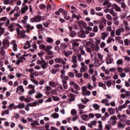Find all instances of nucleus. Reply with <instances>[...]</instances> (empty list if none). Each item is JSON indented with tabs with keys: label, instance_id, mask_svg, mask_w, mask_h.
I'll list each match as a JSON object with an SVG mask.
<instances>
[{
	"label": "nucleus",
	"instance_id": "nucleus-1",
	"mask_svg": "<svg viewBox=\"0 0 130 130\" xmlns=\"http://www.w3.org/2000/svg\"><path fill=\"white\" fill-rule=\"evenodd\" d=\"M42 21V16L41 15H36L35 17L30 19V22L31 23H38Z\"/></svg>",
	"mask_w": 130,
	"mask_h": 130
},
{
	"label": "nucleus",
	"instance_id": "nucleus-2",
	"mask_svg": "<svg viewBox=\"0 0 130 130\" xmlns=\"http://www.w3.org/2000/svg\"><path fill=\"white\" fill-rule=\"evenodd\" d=\"M16 31L17 33L18 36H21V38L22 39H24L26 37V35L25 33H26V31L25 30H20V29L16 28Z\"/></svg>",
	"mask_w": 130,
	"mask_h": 130
},
{
	"label": "nucleus",
	"instance_id": "nucleus-3",
	"mask_svg": "<svg viewBox=\"0 0 130 130\" xmlns=\"http://www.w3.org/2000/svg\"><path fill=\"white\" fill-rule=\"evenodd\" d=\"M39 63L43 70H46L48 68V62H46L45 60L39 61Z\"/></svg>",
	"mask_w": 130,
	"mask_h": 130
},
{
	"label": "nucleus",
	"instance_id": "nucleus-4",
	"mask_svg": "<svg viewBox=\"0 0 130 130\" xmlns=\"http://www.w3.org/2000/svg\"><path fill=\"white\" fill-rule=\"evenodd\" d=\"M90 33L89 31H85V30H81L78 32V37H80V38H85L86 35H88Z\"/></svg>",
	"mask_w": 130,
	"mask_h": 130
},
{
	"label": "nucleus",
	"instance_id": "nucleus-5",
	"mask_svg": "<svg viewBox=\"0 0 130 130\" xmlns=\"http://www.w3.org/2000/svg\"><path fill=\"white\" fill-rule=\"evenodd\" d=\"M109 13L113 16V21H116V20H118V17H117V13L114 11L113 9L110 10Z\"/></svg>",
	"mask_w": 130,
	"mask_h": 130
},
{
	"label": "nucleus",
	"instance_id": "nucleus-6",
	"mask_svg": "<svg viewBox=\"0 0 130 130\" xmlns=\"http://www.w3.org/2000/svg\"><path fill=\"white\" fill-rule=\"evenodd\" d=\"M28 89H31V90L28 91V95H33L35 93V85L29 84L28 86Z\"/></svg>",
	"mask_w": 130,
	"mask_h": 130
},
{
	"label": "nucleus",
	"instance_id": "nucleus-7",
	"mask_svg": "<svg viewBox=\"0 0 130 130\" xmlns=\"http://www.w3.org/2000/svg\"><path fill=\"white\" fill-rule=\"evenodd\" d=\"M3 48H8L10 46V42L8 40H4L2 42Z\"/></svg>",
	"mask_w": 130,
	"mask_h": 130
},
{
	"label": "nucleus",
	"instance_id": "nucleus-8",
	"mask_svg": "<svg viewBox=\"0 0 130 130\" xmlns=\"http://www.w3.org/2000/svg\"><path fill=\"white\" fill-rule=\"evenodd\" d=\"M11 45L13 46V50L14 51H17L18 50V46L17 45V44L16 43V41L13 40L11 41Z\"/></svg>",
	"mask_w": 130,
	"mask_h": 130
},
{
	"label": "nucleus",
	"instance_id": "nucleus-9",
	"mask_svg": "<svg viewBox=\"0 0 130 130\" xmlns=\"http://www.w3.org/2000/svg\"><path fill=\"white\" fill-rule=\"evenodd\" d=\"M90 47L92 50V51H98L99 49H100V48L99 46H95L94 44H91L90 45Z\"/></svg>",
	"mask_w": 130,
	"mask_h": 130
},
{
	"label": "nucleus",
	"instance_id": "nucleus-10",
	"mask_svg": "<svg viewBox=\"0 0 130 130\" xmlns=\"http://www.w3.org/2000/svg\"><path fill=\"white\" fill-rule=\"evenodd\" d=\"M112 7L116 12H121V8H120V7L118 6L116 4H114Z\"/></svg>",
	"mask_w": 130,
	"mask_h": 130
},
{
	"label": "nucleus",
	"instance_id": "nucleus-11",
	"mask_svg": "<svg viewBox=\"0 0 130 130\" xmlns=\"http://www.w3.org/2000/svg\"><path fill=\"white\" fill-rule=\"evenodd\" d=\"M112 62H113V58L111 57L110 55H108L106 62L107 64H110Z\"/></svg>",
	"mask_w": 130,
	"mask_h": 130
},
{
	"label": "nucleus",
	"instance_id": "nucleus-12",
	"mask_svg": "<svg viewBox=\"0 0 130 130\" xmlns=\"http://www.w3.org/2000/svg\"><path fill=\"white\" fill-rule=\"evenodd\" d=\"M79 51H80V54L82 55H85V56H87V54H86V51L84 50V47H80L78 49Z\"/></svg>",
	"mask_w": 130,
	"mask_h": 130
},
{
	"label": "nucleus",
	"instance_id": "nucleus-13",
	"mask_svg": "<svg viewBox=\"0 0 130 130\" xmlns=\"http://www.w3.org/2000/svg\"><path fill=\"white\" fill-rule=\"evenodd\" d=\"M15 26H17V24H16V23H13L11 24L8 26L9 30H10L11 32H13V31H14V30H15V28L14 27H15Z\"/></svg>",
	"mask_w": 130,
	"mask_h": 130
},
{
	"label": "nucleus",
	"instance_id": "nucleus-14",
	"mask_svg": "<svg viewBox=\"0 0 130 130\" xmlns=\"http://www.w3.org/2000/svg\"><path fill=\"white\" fill-rule=\"evenodd\" d=\"M37 105H38V103L36 102H34L31 103H29L26 106H27L28 107H35V106H37Z\"/></svg>",
	"mask_w": 130,
	"mask_h": 130
},
{
	"label": "nucleus",
	"instance_id": "nucleus-15",
	"mask_svg": "<svg viewBox=\"0 0 130 130\" xmlns=\"http://www.w3.org/2000/svg\"><path fill=\"white\" fill-rule=\"evenodd\" d=\"M6 20H7V17H2L0 18V27H2V25L5 24Z\"/></svg>",
	"mask_w": 130,
	"mask_h": 130
},
{
	"label": "nucleus",
	"instance_id": "nucleus-16",
	"mask_svg": "<svg viewBox=\"0 0 130 130\" xmlns=\"http://www.w3.org/2000/svg\"><path fill=\"white\" fill-rule=\"evenodd\" d=\"M26 27L27 33H29V32H30V30H33L34 29V26H31L30 24H27Z\"/></svg>",
	"mask_w": 130,
	"mask_h": 130
},
{
	"label": "nucleus",
	"instance_id": "nucleus-17",
	"mask_svg": "<svg viewBox=\"0 0 130 130\" xmlns=\"http://www.w3.org/2000/svg\"><path fill=\"white\" fill-rule=\"evenodd\" d=\"M79 45H80V44L78 43L76 40H74L72 43V49H75L76 47H79Z\"/></svg>",
	"mask_w": 130,
	"mask_h": 130
},
{
	"label": "nucleus",
	"instance_id": "nucleus-18",
	"mask_svg": "<svg viewBox=\"0 0 130 130\" xmlns=\"http://www.w3.org/2000/svg\"><path fill=\"white\" fill-rule=\"evenodd\" d=\"M31 47V45L30 44V42L29 41H26L25 43V45L23 46L24 49H27V48H30Z\"/></svg>",
	"mask_w": 130,
	"mask_h": 130
},
{
	"label": "nucleus",
	"instance_id": "nucleus-19",
	"mask_svg": "<svg viewBox=\"0 0 130 130\" xmlns=\"http://www.w3.org/2000/svg\"><path fill=\"white\" fill-rule=\"evenodd\" d=\"M108 111L110 114V115H112L115 113V110L113 108H109L108 109Z\"/></svg>",
	"mask_w": 130,
	"mask_h": 130
},
{
	"label": "nucleus",
	"instance_id": "nucleus-20",
	"mask_svg": "<svg viewBox=\"0 0 130 130\" xmlns=\"http://www.w3.org/2000/svg\"><path fill=\"white\" fill-rule=\"evenodd\" d=\"M14 3L13 0H4V4L5 5H12Z\"/></svg>",
	"mask_w": 130,
	"mask_h": 130
},
{
	"label": "nucleus",
	"instance_id": "nucleus-21",
	"mask_svg": "<svg viewBox=\"0 0 130 130\" xmlns=\"http://www.w3.org/2000/svg\"><path fill=\"white\" fill-rule=\"evenodd\" d=\"M30 125L31 126H36L40 125V124L39 123V122H38V121L35 120L32 123H30Z\"/></svg>",
	"mask_w": 130,
	"mask_h": 130
},
{
	"label": "nucleus",
	"instance_id": "nucleus-22",
	"mask_svg": "<svg viewBox=\"0 0 130 130\" xmlns=\"http://www.w3.org/2000/svg\"><path fill=\"white\" fill-rule=\"evenodd\" d=\"M29 8L27 6H25L21 8L22 14H25L26 12L28 10Z\"/></svg>",
	"mask_w": 130,
	"mask_h": 130
},
{
	"label": "nucleus",
	"instance_id": "nucleus-23",
	"mask_svg": "<svg viewBox=\"0 0 130 130\" xmlns=\"http://www.w3.org/2000/svg\"><path fill=\"white\" fill-rule=\"evenodd\" d=\"M69 97H70V99H69V100H70V102H72L73 101H75V95H74V94L70 93L69 94Z\"/></svg>",
	"mask_w": 130,
	"mask_h": 130
},
{
	"label": "nucleus",
	"instance_id": "nucleus-24",
	"mask_svg": "<svg viewBox=\"0 0 130 130\" xmlns=\"http://www.w3.org/2000/svg\"><path fill=\"white\" fill-rule=\"evenodd\" d=\"M81 89L83 96H86V91H87V87H86V86H82Z\"/></svg>",
	"mask_w": 130,
	"mask_h": 130
},
{
	"label": "nucleus",
	"instance_id": "nucleus-25",
	"mask_svg": "<svg viewBox=\"0 0 130 130\" xmlns=\"http://www.w3.org/2000/svg\"><path fill=\"white\" fill-rule=\"evenodd\" d=\"M50 49H52V46L48 45L45 47V51L48 52L50 51Z\"/></svg>",
	"mask_w": 130,
	"mask_h": 130
},
{
	"label": "nucleus",
	"instance_id": "nucleus-26",
	"mask_svg": "<svg viewBox=\"0 0 130 130\" xmlns=\"http://www.w3.org/2000/svg\"><path fill=\"white\" fill-rule=\"evenodd\" d=\"M81 118L82 119H83V120H85V121L89 120V115H86V114L83 115L81 116Z\"/></svg>",
	"mask_w": 130,
	"mask_h": 130
},
{
	"label": "nucleus",
	"instance_id": "nucleus-27",
	"mask_svg": "<svg viewBox=\"0 0 130 130\" xmlns=\"http://www.w3.org/2000/svg\"><path fill=\"white\" fill-rule=\"evenodd\" d=\"M117 64L118 66H122L123 64V59L122 58L119 59L117 61H116Z\"/></svg>",
	"mask_w": 130,
	"mask_h": 130
},
{
	"label": "nucleus",
	"instance_id": "nucleus-28",
	"mask_svg": "<svg viewBox=\"0 0 130 130\" xmlns=\"http://www.w3.org/2000/svg\"><path fill=\"white\" fill-rule=\"evenodd\" d=\"M0 53L1 55H5V54L6 53V52L5 51V48L3 47H0Z\"/></svg>",
	"mask_w": 130,
	"mask_h": 130
},
{
	"label": "nucleus",
	"instance_id": "nucleus-29",
	"mask_svg": "<svg viewBox=\"0 0 130 130\" xmlns=\"http://www.w3.org/2000/svg\"><path fill=\"white\" fill-rule=\"evenodd\" d=\"M16 107H17V108H18V109H23V108H24V107H25V104H19L17 105Z\"/></svg>",
	"mask_w": 130,
	"mask_h": 130
},
{
	"label": "nucleus",
	"instance_id": "nucleus-30",
	"mask_svg": "<svg viewBox=\"0 0 130 130\" xmlns=\"http://www.w3.org/2000/svg\"><path fill=\"white\" fill-rule=\"evenodd\" d=\"M46 41L48 43H53V40L50 37H47L46 38Z\"/></svg>",
	"mask_w": 130,
	"mask_h": 130
},
{
	"label": "nucleus",
	"instance_id": "nucleus-31",
	"mask_svg": "<svg viewBox=\"0 0 130 130\" xmlns=\"http://www.w3.org/2000/svg\"><path fill=\"white\" fill-rule=\"evenodd\" d=\"M118 127L119 128H124V124H122L121 122H118L117 123Z\"/></svg>",
	"mask_w": 130,
	"mask_h": 130
},
{
	"label": "nucleus",
	"instance_id": "nucleus-32",
	"mask_svg": "<svg viewBox=\"0 0 130 130\" xmlns=\"http://www.w3.org/2000/svg\"><path fill=\"white\" fill-rule=\"evenodd\" d=\"M51 117L53 118H58L59 117V115L58 113H54L51 115Z\"/></svg>",
	"mask_w": 130,
	"mask_h": 130
},
{
	"label": "nucleus",
	"instance_id": "nucleus-33",
	"mask_svg": "<svg viewBox=\"0 0 130 130\" xmlns=\"http://www.w3.org/2000/svg\"><path fill=\"white\" fill-rule=\"evenodd\" d=\"M54 61L56 63H61V61H62V59L60 58H56L54 59Z\"/></svg>",
	"mask_w": 130,
	"mask_h": 130
},
{
	"label": "nucleus",
	"instance_id": "nucleus-34",
	"mask_svg": "<svg viewBox=\"0 0 130 130\" xmlns=\"http://www.w3.org/2000/svg\"><path fill=\"white\" fill-rule=\"evenodd\" d=\"M43 96V94L40 92L38 93L37 95H35V98H37V99H40V98H42Z\"/></svg>",
	"mask_w": 130,
	"mask_h": 130
},
{
	"label": "nucleus",
	"instance_id": "nucleus-35",
	"mask_svg": "<svg viewBox=\"0 0 130 130\" xmlns=\"http://www.w3.org/2000/svg\"><path fill=\"white\" fill-rule=\"evenodd\" d=\"M48 55H51L52 58H53L54 57V52L52 51H49L47 52Z\"/></svg>",
	"mask_w": 130,
	"mask_h": 130
},
{
	"label": "nucleus",
	"instance_id": "nucleus-36",
	"mask_svg": "<svg viewBox=\"0 0 130 130\" xmlns=\"http://www.w3.org/2000/svg\"><path fill=\"white\" fill-rule=\"evenodd\" d=\"M72 59L73 63H77V62H78V60H77V56H72Z\"/></svg>",
	"mask_w": 130,
	"mask_h": 130
},
{
	"label": "nucleus",
	"instance_id": "nucleus-37",
	"mask_svg": "<svg viewBox=\"0 0 130 130\" xmlns=\"http://www.w3.org/2000/svg\"><path fill=\"white\" fill-rule=\"evenodd\" d=\"M93 108H94L95 110H98L99 108H100V106H99V105L97 104H94L92 105Z\"/></svg>",
	"mask_w": 130,
	"mask_h": 130
},
{
	"label": "nucleus",
	"instance_id": "nucleus-38",
	"mask_svg": "<svg viewBox=\"0 0 130 130\" xmlns=\"http://www.w3.org/2000/svg\"><path fill=\"white\" fill-rule=\"evenodd\" d=\"M66 47H68V45L64 43H61L60 44L61 49H66Z\"/></svg>",
	"mask_w": 130,
	"mask_h": 130
},
{
	"label": "nucleus",
	"instance_id": "nucleus-39",
	"mask_svg": "<svg viewBox=\"0 0 130 130\" xmlns=\"http://www.w3.org/2000/svg\"><path fill=\"white\" fill-rule=\"evenodd\" d=\"M39 48L41 50H45V45H44V44H41V45H40L39 46Z\"/></svg>",
	"mask_w": 130,
	"mask_h": 130
},
{
	"label": "nucleus",
	"instance_id": "nucleus-40",
	"mask_svg": "<svg viewBox=\"0 0 130 130\" xmlns=\"http://www.w3.org/2000/svg\"><path fill=\"white\" fill-rule=\"evenodd\" d=\"M18 88L21 93H24V92H25V90L24 89V87H23V85L18 86Z\"/></svg>",
	"mask_w": 130,
	"mask_h": 130
},
{
	"label": "nucleus",
	"instance_id": "nucleus-41",
	"mask_svg": "<svg viewBox=\"0 0 130 130\" xmlns=\"http://www.w3.org/2000/svg\"><path fill=\"white\" fill-rule=\"evenodd\" d=\"M106 18L109 21H112V16H111L110 14H107Z\"/></svg>",
	"mask_w": 130,
	"mask_h": 130
},
{
	"label": "nucleus",
	"instance_id": "nucleus-42",
	"mask_svg": "<svg viewBox=\"0 0 130 130\" xmlns=\"http://www.w3.org/2000/svg\"><path fill=\"white\" fill-rule=\"evenodd\" d=\"M117 70L118 71V73H123V69L121 67H118L117 68Z\"/></svg>",
	"mask_w": 130,
	"mask_h": 130
},
{
	"label": "nucleus",
	"instance_id": "nucleus-43",
	"mask_svg": "<svg viewBox=\"0 0 130 130\" xmlns=\"http://www.w3.org/2000/svg\"><path fill=\"white\" fill-rule=\"evenodd\" d=\"M39 8L41 9V10H43L44 9L46 8V6H45L44 4H40L39 5Z\"/></svg>",
	"mask_w": 130,
	"mask_h": 130
},
{
	"label": "nucleus",
	"instance_id": "nucleus-44",
	"mask_svg": "<svg viewBox=\"0 0 130 130\" xmlns=\"http://www.w3.org/2000/svg\"><path fill=\"white\" fill-rule=\"evenodd\" d=\"M112 84V80H109L107 82V86L109 87L111 86Z\"/></svg>",
	"mask_w": 130,
	"mask_h": 130
},
{
	"label": "nucleus",
	"instance_id": "nucleus-45",
	"mask_svg": "<svg viewBox=\"0 0 130 130\" xmlns=\"http://www.w3.org/2000/svg\"><path fill=\"white\" fill-rule=\"evenodd\" d=\"M99 28L100 29V30H103L104 29V25H103V24H102V23H99Z\"/></svg>",
	"mask_w": 130,
	"mask_h": 130
},
{
	"label": "nucleus",
	"instance_id": "nucleus-46",
	"mask_svg": "<svg viewBox=\"0 0 130 130\" xmlns=\"http://www.w3.org/2000/svg\"><path fill=\"white\" fill-rule=\"evenodd\" d=\"M78 107H79V109H84V108H85V107H86V106L83 105L82 104H79L78 105Z\"/></svg>",
	"mask_w": 130,
	"mask_h": 130
},
{
	"label": "nucleus",
	"instance_id": "nucleus-47",
	"mask_svg": "<svg viewBox=\"0 0 130 130\" xmlns=\"http://www.w3.org/2000/svg\"><path fill=\"white\" fill-rule=\"evenodd\" d=\"M49 85L51 86V87H55V82H52V81H50L49 82Z\"/></svg>",
	"mask_w": 130,
	"mask_h": 130
},
{
	"label": "nucleus",
	"instance_id": "nucleus-48",
	"mask_svg": "<svg viewBox=\"0 0 130 130\" xmlns=\"http://www.w3.org/2000/svg\"><path fill=\"white\" fill-rule=\"evenodd\" d=\"M92 27L90 26H87L85 27V31L89 32V31H92Z\"/></svg>",
	"mask_w": 130,
	"mask_h": 130
},
{
	"label": "nucleus",
	"instance_id": "nucleus-49",
	"mask_svg": "<svg viewBox=\"0 0 130 130\" xmlns=\"http://www.w3.org/2000/svg\"><path fill=\"white\" fill-rule=\"evenodd\" d=\"M129 42V40H128V39H125L124 40V43L125 45H126V46H128Z\"/></svg>",
	"mask_w": 130,
	"mask_h": 130
},
{
	"label": "nucleus",
	"instance_id": "nucleus-50",
	"mask_svg": "<svg viewBox=\"0 0 130 130\" xmlns=\"http://www.w3.org/2000/svg\"><path fill=\"white\" fill-rule=\"evenodd\" d=\"M92 31L93 32H97L98 31V26L97 25H94L93 29Z\"/></svg>",
	"mask_w": 130,
	"mask_h": 130
},
{
	"label": "nucleus",
	"instance_id": "nucleus-51",
	"mask_svg": "<svg viewBox=\"0 0 130 130\" xmlns=\"http://www.w3.org/2000/svg\"><path fill=\"white\" fill-rule=\"evenodd\" d=\"M53 100L54 101H59V98L56 96H53Z\"/></svg>",
	"mask_w": 130,
	"mask_h": 130
},
{
	"label": "nucleus",
	"instance_id": "nucleus-52",
	"mask_svg": "<svg viewBox=\"0 0 130 130\" xmlns=\"http://www.w3.org/2000/svg\"><path fill=\"white\" fill-rule=\"evenodd\" d=\"M36 27L37 29H42L43 28V25L41 24H37Z\"/></svg>",
	"mask_w": 130,
	"mask_h": 130
},
{
	"label": "nucleus",
	"instance_id": "nucleus-53",
	"mask_svg": "<svg viewBox=\"0 0 130 130\" xmlns=\"http://www.w3.org/2000/svg\"><path fill=\"white\" fill-rule=\"evenodd\" d=\"M109 102V100H108L107 99H103L101 101V103H103V104H105L106 102Z\"/></svg>",
	"mask_w": 130,
	"mask_h": 130
},
{
	"label": "nucleus",
	"instance_id": "nucleus-54",
	"mask_svg": "<svg viewBox=\"0 0 130 130\" xmlns=\"http://www.w3.org/2000/svg\"><path fill=\"white\" fill-rule=\"evenodd\" d=\"M45 89L46 91L49 92L51 90V87L49 86H45Z\"/></svg>",
	"mask_w": 130,
	"mask_h": 130
},
{
	"label": "nucleus",
	"instance_id": "nucleus-55",
	"mask_svg": "<svg viewBox=\"0 0 130 130\" xmlns=\"http://www.w3.org/2000/svg\"><path fill=\"white\" fill-rule=\"evenodd\" d=\"M74 88L75 90H81V88L79 86L78 84L76 83L74 85Z\"/></svg>",
	"mask_w": 130,
	"mask_h": 130
},
{
	"label": "nucleus",
	"instance_id": "nucleus-56",
	"mask_svg": "<svg viewBox=\"0 0 130 130\" xmlns=\"http://www.w3.org/2000/svg\"><path fill=\"white\" fill-rule=\"evenodd\" d=\"M125 95L126 98H128V99H129L130 98V91H126V93H125Z\"/></svg>",
	"mask_w": 130,
	"mask_h": 130
},
{
	"label": "nucleus",
	"instance_id": "nucleus-57",
	"mask_svg": "<svg viewBox=\"0 0 130 130\" xmlns=\"http://www.w3.org/2000/svg\"><path fill=\"white\" fill-rule=\"evenodd\" d=\"M88 73L89 74H90V75H93V74H94V69H93L92 68H90L88 70Z\"/></svg>",
	"mask_w": 130,
	"mask_h": 130
},
{
	"label": "nucleus",
	"instance_id": "nucleus-58",
	"mask_svg": "<svg viewBox=\"0 0 130 130\" xmlns=\"http://www.w3.org/2000/svg\"><path fill=\"white\" fill-rule=\"evenodd\" d=\"M77 111L76 110H75V109L72 110V111H71V114L72 115H76V114H77Z\"/></svg>",
	"mask_w": 130,
	"mask_h": 130
},
{
	"label": "nucleus",
	"instance_id": "nucleus-59",
	"mask_svg": "<svg viewBox=\"0 0 130 130\" xmlns=\"http://www.w3.org/2000/svg\"><path fill=\"white\" fill-rule=\"evenodd\" d=\"M57 72H58V69H52L51 73L53 74V75H55Z\"/></svg>",
	"mask_w": 130,
	"mask_h": 130
},
{
	"label": "nucleus",
	"instance_id": "nucleus-60",
	"mask_svg": "<svg viewBox=\"0 0 130 130\" xmlns=\"http://www.w3.org/2000/svg\"><path fill=\"white\" fill-rule=\"evenodd\" d=\"M120 5H121V8H122V9H125V8H126V5H125V4H124V2L121 3Z\"/></svg>",
	"mask_w": 130,
	"mask_h": 130
},
{
	"label": "nucleus",
	"instance_id": "nucleus-61",
	"mask_svg": "<svg viewBox=\"0 0 130 130\" xmlns=\"http://www.w3.org/2000/svg\"><path fill=\"white\" fill-rule=\"evenodd\" d=\"M120 30L119 29V28L117 29L116 31V35H117V36H119V35H120Z\"/></svg>",
	"mask_w": 130,
	"mask_h": 130
},
{
	"label": "nucleus",
	"instance_id": "nucleus-62",
	"mask_svg": "<svg viewBox=\"0 0 130 130\" xmlns=\"http://www.w3.org/2000/svg\"><path fill=\"white\" fill-rule=\"evenodd\" d=\"M5 33V28L0 26V34H4Z\"/></svg>",
	"mask_w": 130,
	"mask_h": 130
},
{
	"label": "nucleus",
	"instance_id": "nucleus-63",
	"mask_svg": "<svg viewBox=\"0 0 130 130\" xmlns=\"http://www.w3.org/2000/svg\"><path fill=\"white\" fill-rule=\"evenodd\" d=\"M116 119H117V118H116V116H113L110 118V120H116Z\"/></svg>",
	"mask_w": 130,
	"mask_h": 130
},
{
	"label": "nucleus",
	"instance_id": "nucleus-64",
	"mask_svg": "<svg viewBox=\"0 0 130 130\" xmlns=\"http://www.w3.org/2000/svg\"><path fill=\"white\" fill-rule=\"evenodd\" d=\"M20 13H17L14 14V17H15V19H18L19 18V16H20Z\"/></svg>",
	"mask_w": 130,
	"mask_h": 130
}]
</instances>
